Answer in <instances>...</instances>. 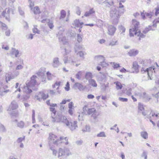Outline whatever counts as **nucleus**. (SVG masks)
Returning <instances> with one entry per match:
<instances>
[{
  "label": "nucleus",
  "instance_id": "nucleus-53",
  "mask_svg": "<svg viewBox=\"0 0 159 159\" xmlns=\"http://www.w3.org/2000/svg\"><path fill=\"white\" fill-rule=\"evenodd\" d=\"M84 52L82 51H80L79 52H77V53H76L77 54H79L80 56V57L84 58Z\"/></svg>",
  "mask_w": 159,
  "mask_h": 159
},
{
  "label": "nucleus",
  "instance_id": "nucleus-44",
  "mask_svg": "<svg viewBox=\"0 0 159 159\" xmlns=\"http://www.w3.org/2000/svg\"><path fill=\"white\" fill-rule=\"evenodd\" d=\"M133 68L135 70L138 69L139 66L138 62L136 61L134 62L133 63Z\"/></svg>",
  "mask_w": 159,
  "mask_h": 159
},
{
  "label": "nucleus",
  "instance_id": "nucleus-22",
  "mask_svg": "<svg viewBox=\"0 0 159 159\" xmlns=\"http://www.w3.org/2000/svg\"><path fill=\"white\" fill-rule=\"evenodd\" d=\"M30 10L35 15L40 14L41 13L39 8L37 6L34 7L32 9Z\"/></svg>",
  "mask_w": 159,
  "mask_h": 159
},
{
  "label": "nucleus",
  "instance_id": "nucleus-49",
  "mask_svg": "<svg viewBox=\"0 0 159 159\" xmlns=\"http://www.w3.org/2000/svg\"><path fill=\"white\" fill-rule=\"evenodd\" d=\"M35 112L34 110H32V123H35Z\"/></svg>",
  "mask_w": 159,
  "mask_h": 159
},
{
  "label": "nucleus",
  "instance_id": "nucleus-43",
  "mask_svg": "<svg viewBox=\"0 0 159 159\" xmlns=\"http://www.w3.org/2000/svg\"><path fill=\"white\" fill-rule=\"evenodd\" d=\"M118 29L120 31L122 32V33L124 32L125 30V27L121 25L119 26Z\"/></svg>",
  "mask_w": 159,
  "mask_h": 159
},
{
  "label": "nucleus",
  "instance_id": "nucleus-60",
  "mask_svg": "<svg viewBox=\"0 0 159 159\" xmlns=\"http://www.w3.org/2000/svg\"><path fill=\"white\" fill-rule=\"evenodd\" d=\"M82 38L80 34L77 35V41L79 43H80L82 41Z\"/></svg>",
  "mask_w": 159,
  "mask_h": 159
},
{
  "label": "nucleus",
  "instance_id": "nucleus-6",
  "mask_svg": "<svg viewBox=\"0 0 159 159\" xmlns=\"http://www.w3.org/2000/svg\"><path fill=\"white\" fill-rule=\"evenodd\" d=\"M71 155V152L68 148H60L59 149L58 157L61 159L66 158L67 157Z\"/></svg>",
  "mask_w": 159,
  "mask_h": 159
},
{
  "label": "nucleus",
  "instance_id": "nucleus-1",
  "mask_svg": "<svg viewBox=\"0 0 159 159\" xmlns=\"http://www.w3.org/2000/svg\"><path fill=\"white\" fill-rule=\"evenodd\" d=\"M125 11L124 9L119 10L118 7H113L111 8L110 11V15L112 24L116 25L119 22V19L121 15Z\"/></svg>",
  "mask_w": 159,
  "mask_h": 159
},
{
  "label": "nucleus",
  "instance_id": "nucleus-41",
  "mask_svg": "<svg viewBox=\"0 0 159 159\" xmlns=\"http://www.w3.org/2000/svg\"><path fill=\"white\" fill-rule=\"evenodd\" d=\"M47 25L49 26V28L52 30L53 29L54 27V25L52 21H50L49 20V21L48 22Z\"/></svg>",
  "mask_w": 159,
  "mask_h": 159
},
{
  "label": "nucleus",
  "instance_id": "nucleus-59",
  "mask_svg": "<svg viewBox=\"0 0 159 159\" xmlns=\"http://www.w3.org/2000/svg\"><path fill=\"white\" fill-rule=\"evenodd\" d=\"M10 92V90L9 89L4 90L2 92L0 91V95L1 96H3L5 94L4 93H6Z\"/></svg>",
  "mask_w": 159,
  "mask_h": 159
},
{
  "label": "nucleus",
  "instance_id": "nucleus-21",
  "mask_svg": "<svg viewBox=\"0 0 159 159\" xmlns=\"http://www.w3.org/2000/svg\"><path fill=\"white\" fill-rule=\"evenodd\" d=\"M84 23L83 22H80L79 19H76L74 21L73 25L75 27L82 28V25Z\"/></svg>",
  "mask_w": 159,
  "mask_h": 159
},
{
  "label": "nucleus",
  "instance_id": "nucleus-13",
  "mask_svg": "<svg viewBox=\"0 0 159 159\" xmlns=\"http://www.w3.org/2000/svg\"><path fill=\"white\" fill-rule=\"evenodd\" d=\"M141 15L142 19L143 20H145L147 18L150 19L153 15V13L152 12H145L144 13L143 12H141Z\"/></svg>",
  "mask_w": 159,
  "mask_h": 159
},
{
  "label": "nucleus",
  "instance_id": "nucleus-23",
  "mask_svg": "<svg viewBox=\"0 0 159 159\" xmlns=\"http://www.w3.org/2000/svg\"><path fill=\"white\" fill-rule=\"evenodd\" d=\"M99 114L98 113L96 112L92 114L91 116L93 119V122L94 123H95L98 121V117L99 116Z\"/></svg>",
  "mask_w": 159,
  "mask_h": 159
},
{
  "label": "nucleus",
  "instance_id": "nucleus-14",
  "mask_svg": "<svg viewBox=\"0 0 159 159\" xmlns=\"http://www.w3.org/2000/svg\"><path fill=\"white\" fill-rule=\"evenodd\" d=\"M61 64V63L60 62L58 57H55L53 59L52 65L54 68H57Z\"/></svg>",
  "mask_w": 159,
  "mask_h": 159
},
{
  "label": "nucleus",
  "instance_id": "nucleus-8",
  "mask_svg": "<svg viewBox=\"0 0 159 159\" xmlns=\"http://www.w3.org/2000/svg\"><path fill=\"white\" fill-rule=\"evenodd\" d=\"M159 23V17L155 19L152 22V24L151 25H149L143 31L144 34H146L150 30H155L157 26V24Z\"/></svg>",
  "mask_w": 159,
  "mask_h": 159
},
{
  "label": "nucleus",
  "instance_id": "nucleus-33",
  "mask_svg": "<svg viewBox=\"0 0 159 159\" xmlns=\"http://www.w3.org/2000/svg\"><path fill=\"white\" fill-rule=\"evenodd\" d=\"M118 41L115 39H112L110 42L109 45L111 46H113L116 45L117 44Z\"/></svg>",
  "mask_w": 159,
  "mask_h": 159
},
{
  "label": "nucleus",
  "instance_id": "nucleus-31",
  "mask_svg": "<svg viewBox=\"0 0 159 159\" xmlns=\"http://www.w3.org/2000/svg\"><path fill=\"white\" fill-rule=\"evenodd\" d=\"M109 87V83L103 84L101 85V90L103 91H105L107 88Z\"/></svg>",
  "mask_w": 159,
  "mask_h": 159
},
{
  "label": "nucleus",
  "instance_id": "nucleus-20",
  "mask_svg": "<svg viewBox=\"0 0 159 159\" xmlns=\"http://www.w3.org/2000/svg\"><path fill=\"white\" fill-rule=\"evenodd\" d=\"M138 109L139 111H142L143 115L145 116L147 115V112L144 111V108L143 104L140 102L138 103Z\"/></svg>",
  "mask_w": 159,
  "mask_h": 159
},
{
  "label": "nucleus",
  "instance_id": "nucleus-24",
  "mask_svg": "<svg viewBox=\"0 0 159 159\" xmlns=\"http://www.w3.org/2000/svg\"><path fill=\"white\" fill-rule=\"evenodd\" d=\"M95 11L94 10L93 8L90 9L89 11H87L85 12L84 14V16H90L93 14L95 13Z\"/></svg>",
  "mask_w": 159,
  "mask_h": 159
},
{
  "label": "nucleus",
  "instance_id": "nucleus-30",
  "mask_svg": "<svg viewBox=\"0 0 159 159\" xmlns=\"http://www.w3.org/2000/svg\"><path fill=\"white\" fill-rule=\"evenodd\" d=\"M15 76H14L13 74H8L6 75V81L7 82L11 80L14 79Z\"/></svg>",
  "mask_w": 159,
  "mask_h": 159
},
{
  "label": "nucleus",
  "instance_id": "nucleus-18",
  "mask_svg": "<svg viewBox=\"0 0 159 159\" xmlns=\"http://www.w3.org/2000/svg\"><path fill=\"white\" fill-rule=\"evenodd\" d=\"M77 121H74L73 122L69 123V126H67L71 131L76 129L78 128Z\"/></svg>",
  "mask_w": 159,
  "mask_h": 159
},
{
  "label": "nucleus",
  "instance_id": "nucleus-39",
  "mask_svg": "<svg viewBox=\"0 0 159 159\" xmlns=\"http://www.w3.org/2000/svg\"><path fill=\"white\" fill-rule=\"evenodd\" d=\"M6 131V129L4 126L0 123V132H4Z\"/></svg>",
  "mask_w": 159,
  "mask_h": 159
},
{
  "label": "nucleus",
  "instance_id": "nucleus-42",
  "mask_svg": "<svg viewBox=\"0 0 159 159\" xmlns=\"http://www.w3.org/2000/svg\"><path fill=\"white\" fill-rule=\"evenodd\" d=\"M17 125L18 127L21 128H23L24 127L25 123L23 121H20L17 123Z\"/></svg>",
  "mask_w": 159,
  "mask_h": 159
},
{
  "label": "nucleus",
  "instance_id": "nucleus-50",
  "mask_svg": "<svg viewBox=\"0 0 159 159\" xmlns=\"http://www.w3.org/2000/svg\"><path fill=\"white\" fill-rule=\"evenodd\" d=\"M29 7L30 8V9L31 10L32 9L33 7H34V2H32L31 0H29Z\"/></svg>",
  "mask_w": 159,
  "mask_h": 159
},
{
  "label": "nucleus",
  "instance_id": "nucleus-51",
  "mask_svg": "<svg viewBox=\"0 0 159 159\" xmlns=\"http://www.w3.org/2000/svg\"><path fill=\"white\" fill-rule=\"evenodd\" d=\"M147 151H143V153L141 155V157H144V159H147Z\"/></svg>",
  "mask_w": 159,
  "mask_h": 159
},
{
  "label": "nucleus",
  "instance_id": "nucleus-57",
  "mask_svg": "<svg viewBox=\"0 0 159 159\" xmlns=\"http://www.w3.org/2000/svg\"><path fill=\"white\" fill-rule=\"evenodd\" d=\"M132 91V89L131 88H130L127 90L126 92V94L128 96H130L132 94L131 92Z\"/></svg>",
  "mask_w": 159,
  "mask_h": 159
},
{
  "label": "nucleus",
  "instance_id": "nucleus-9",
  "mask_svg": "<svg viewBox=\"0 0 159 159\" xmlns=\"http://www.w3.org/2000/svg\"><path fill=\"white\" fill-rule=\"evenodd\" d=\"M15 11L14 7L6 8L2 13V16L5 17L6 20H10V17L11 14H13Z\"/></svg>",
  "mask_w": 159,
  "mask_h": 159
},
{
  "label": "nucleus",
  "instance_id": "nucleus-2",
  "mask_svg": "<svg viewBox=\"0 0 159 159\" xmlns=\"http://www.w3.org/2000/svg\"><path fill=\"white\" fill-rule=\"evenodd\" d=\"M59 30L57 34V36L58 38L59 41L61 42L64 45H66L67 47L65 48V52L66 54L68 53L70 51V46L67 39L65 36L64 30L62 27L59 28Z\"/></svg>",
  "mask_w": 159,
  "mask_h": 159
},
{
  "label": "nucleus",
  "instance_id": "nucleus-26",
  "mask_svg": "<svg viewBox=\"0 0 159 159\" xmlns=\"http://www.w3.org/2000/svg\"><path fill=\"white\" fill-rule=\"evenodd\" d=\"M90 85L93 87H96L97 86V83L95 80L93 79H90L88 80Z\"/></svg>",
  "mask_w": 159,
  "mask_h": 159
},
{
  "label": "nucleus",
  "instance_id": "nucleus-63",
  "mask_svg": "<svg viewBox=\"0 0 159 159\" xmlns=\"http://www.w3.org/2000/svg\"><path fill=\"white\" fill-rule=\"evenodd\" d=\"M18 10L19 12L21 15L23 16L24 14V11L20 7H19L18 8Z\"/></svg>",
  "mask_w": 159,
  "mask_h": 159
},
{
  "label": "nucleus",
  "instance_id": "nucleus-56",
  "mask_svg": "<svg viewBox=\"0 0 159 159\" xmlns=\"http://www.w3.org/2000/svg\"><path fill=\"white\" fill-rule=\"evenodd\" d=\"M145 93H143V96L148 101H149L151 99V97L148 95H146Z\"/></svg>",
  "mask_w": 159,
  "mask_h": 159
},
{
  "label": "nucleus",
  "instance_id": "nucleus-3",
  "mask_svg": "<svg viewBox=\"0 0 159 159\" xmlns=\"http://www.w3.org/2000/svg\"><path fill=\"white\" fill-rule=\"evenodd\" d=\"M48 139L49 142L52 143L55 145H58L62 143H64L66 145H67L68 144V139L66 137H61L59 138L56 135L52 133L49 134Z\"/></svg>",
  "mask_w": 159,
  "mask_h": 159
},
{
  "label": "nucleus",
  "instance_id": "nucleus-38",
  "mask_svg": "<svg viewBox=\"0 0 159 159\" xmlns=\"http://www.w3.org/2000/svg\"><path fill=\"white\" fill-rule=\"evenodd\" d=\"M0 25L2 26V29L3 30H6L7 29L8 27L7 25L4 23H3L2 22L0 21Z\"/></svg>",
  "mask_w": 159,
  "mask_h": 159
},
{
  "label": "nucleus",
  "instance_id": "nucleus-5",
  "mask_svg": "<svg viewBox=\"0 0 159 159\" xmlns=\"http://www.w3.org/2000/svg\"><path fill=\"white\" fill-rule=\"evenodd\" d=\"M132 27L129 30V35L130 37L133 36L134 34L135 35H139V33H137V31L139 30V22L135 19L132 20Z\"/></svg>",
  "mask_w": 159,
  "mask_h": 159
},
{
  "label": "nucleus",
  "instance_id": "nucleus-4",
  "mask_svg": "<svg viewBox=\"0 0 159 159\" xmlns=\"http://www.w3.org/2000/svg\"><path fill=\"white\" fill-rule=\"evenodd\" d=\"M52 122L63 123L67 126H69V122L65 116L61 115H58L55 118L53 117L52 115Z\"/></svg>",
  "mask_w": 159,
  "mask_h": 159
},
{
  "label": "nucleus",
  "instance_id": "nucleus-58",
  "mask_svg": "<svg viewBox=\"0 0 159 159\" xmlns=\"http://www.w3.org/2000/svg\"><path fill=\"white\" fill-rule=\"evenodd\" d=\"M50 110L53 113L54 116L55 115L57 111L54 108L50 107Z\"/></svg>",
  "mask_w": 159,
  "mask_h": 159
},
{
  "label": "nucleus",
  "instance_id": "nucleus-16",
  "mask_svg": "<svg viewBox=\"0 0 159 159\" xmlns=\"http://www.w3.org/2000/svg\"><path fill=\"white\" fill-rule=\"evenodd\" d=\"M18 107L17 103L15 101H13L11 103L9 106L8 111L14 110L16 109Z\"/></svg>",
  "mask_w": 159,
  "mask_h": 159
},
{
  "label": "nucleus",
  "instance_id": "nucleus-25",
  "mask_svg": "<svg viewBox=\"0 0 159 159\" xmlns=\"http://www.w3.org/2000/svg\"><path fill=\"white\" fill-rule=\"evenodd\" d=\"M139 52L137 50H135L134 49L130 50L128 53V55L130 56H134L137 55Z\"/></svg>",
  "mask_w": 159,
  "mask_h": 159
},
{
  "label": "nucleus",
  "instance_id": "nucleus-61",
  "mask_svg": "<svg viewBox=\"0 0 159 159\" xmlns=\"http://www.w3.org/2000/svg\"><path fill=\"white\" fill-rule=\"evenodd\" d=\"M23 68V66L21 65H19L17 66L16 68V70H20Z\"/></svg>",
  "mask_w": 159,
  "mask_h": 159
},
{
  "label": "nucleus",
  "instance_id": "nucleus-17",
  "mask_svg": "<svg viewBox=\"0 0 159 159\" xmlns=\"http://www.w3.org/2000/svg\"><path fill=\"white\" fill-rule=\"evenodd\" d=\"M116 28L112 25H110L108 27V34L110 35H113L116 31Z\"/></svg>",
  "mask_w": 159,
  "mask_h": 159
},
{
  "label": "nucleus",
  "instance_id": "nucleus-47",
  "mask_svg": "<svg viewBox=\"0 0 159 159\" xmlns=\"http://www.w3.org/2000/svg\"><path fill=\"white\" fill-rule=\"evenodd\" d=\"M50 93L52 95H56L60 94V91L57 90V92H56L53 90H50Z\"/></svg>",
  "mask_w": 159,
  "mask_h": 159
},
{
  "label": "nucleus",
  "instance_id": "nucleus-52",
  "mask_svg": "<svg viewBox=\"0 0 159 159\" xmlns=\"http://www.w3.org/2000/svg\"><path fill=\"white\" fill-rule=\"evenodd\" d=\"M25 136H23V137H20L18 138L17 140V142L18 143H20L21 142L23 141L24 140H25Z\"/></svg>",
  "mask_w": 159,
  "mask_h": 159
},
{
  "label": "nucleus",
  "instance_id": "nucleus-35",
  "mask_svg": "<svg viewBox=\"0 0 159 159\" xmlns=\"http://www.w3.org/2000/svg\"><path fill=\"white\" fill-rule=\"evenodd\" d=\"M140 135L141 137L145 139L148 138V134L146 131H142L140 133Z\"/></svg>",
  "mask_w": 159,
  "mask_h": 159
},
{
  "label": "nucleus",
  "instance_id": "nucleus-12",
  "mask_svg": "<svg viewBox=\"0 0 159 159\" xmlns=\"http://www.w3.org/2000/svg\"><path fill=\"white\" fill-rule=\"evenodd\" d=\"M154 71V72H155L154 70V69L152 68V67H150L148 68H147V69H145L144 68H142L141 70V72L143 73H146L148 75V78H149L150 80H152V79L150 77V74L152 73L153 71Z\"/></svg>",
  "mask_w": 159,
  "mask_h": 159
},
{
  "label": "nucleus",
  "instance_id": "nucleus-48",
  "mask_svg": "<svg viewBox=\"0 0 159 159\" xmlns=\"http://www.w3.org/2000/svg\"><path fill=\"white\" fill-rule=\"evenodd\" d=\"M82 74V72L81 71H79L78 73L75 75L76 78L79 79L80 80L81 78V75Z\"/></svg>",
  "mask_w": 159,
  "mask_h": 159
},
{
  "label": "nucleus",
  "instance_id": "nucleus-55",
  "mask_svg": "<svg viewBox=\"0 0 159 159\" xmlns=\"http://www.w3.org/2000/svg\"><path fill=\"white\" fill-rule=\"evenodd\" d=\"M61 82H56L55 83V84H54L53 86V88H55L56 86H57V90H58V88H59V86L60 85Z\"/></svg>",
  "mask_w": 159,
  "mask_h": 159
},
{
  "label": "nucleus",
  "instance_id": "nucleus-62",
  "mask_svg": "<svg viewBox=\"0 0 159 159\" xmlns=\"http://www.w3.org/2000/svg\"><path fill=\"white\" fill-rule=\"evenodd\" d=\"M90 127L89 126L86 125L85 127V129H82L83 131H89L90 130Z\"/></svg>",
  "mask_w": 159,
  "mask_h": 159
},
{
  "label": "nucleus",
  "instance_id": "nucleus-34",
  "mask_svg": "<svg viewBox=\"0 0 159 159\" xmlns=\"http://www.w3.org/2000/svg\"><path fill=\"white\" fill-rule=\"evenodd\" d=\"M114 84L116 85V89L117 90L121 89L122 88L123 86L120 82H116L114 83Z\"/></svg>",
  "mask_w": 159,
  "mask_h": 159
},
{
  "label": "nucleus",
  "instance_id": "nucleus-19",
  "mask_svg": "<svg viewBox=\"0 0 159 159\" xmlns=\"http://www.w3.org/2000/svg\"><path fill=\"white\" fill-rule=\"evenodd\" d=\"M74 87L75 89H77L81 91L84 90L86 88L85 86H84L82 84L79 83H75Z\"/></svg>",
  "mask_w": 159,
  "mask_h": 159
},
{
  "label": "nucleus",
  "instance_id": "nucleus-32",
  "mask_svg": "<svg viewBox=\"0 0 159 159\" xmlns=\"http://www.w3.org/2000/svg\"><path fill=\"white\" fill-rule=\"evenodd\" d=\"M11 53L13 54H14L15 57H17L20 56L19 52L18 50H16L14 48H12L11 50Z\"/></svg>",
  "mask_w": 159,
  "mask_h": 159
},
{
  "label": "nucleus",
  "instance_id": "nucleus-7",
  "mask_svg": "<svg viewBox=\"0 0 159 159\" xmlns=\"http://www.w3.org/2000/svg\"><path fill=\"white\" fill-rule=\"evenodd\" d=\"M32 87H30L27 84H26V86H25L23 88V92L27 94L22 96L21 100L24 101L30 98V94L32 92Z\"/></svg>",
  "mask_w": 159,
  "mask_h": 159
},
{
  "label": "nucleus",
  "instance_id": "nucleus-54",
  "mask_svg": "<svg viewBox=\"0 0 159 159\" xmlns=\"http://www.w3.org/2000/svg\"><path fill=\"white\" fill-rule=\"evenodd\" d=\"M33 32L34 33L40 34V31L35 27H34V28L33 29Z\"/></svg>",
  "mask_w": 159,
  "mask_h": 159
},
{
  "label": "nucleus",
  "instance_id": "nucleus-27",
  "mask_svg": "<svg viewBox=\"0 0 159 159\" xmlns=\"http://www.w3.org/2000/svg\"><path fill=\"white\" fill-rule=\"evenodd\" d=\"M63 60L65 64L67 63H73V65H74V61L73 60V59L71 58H70L68 60V57L65 56Z\"/></svg>",
  "mask_w": 159,
  "mask_h": 159
},
{
  "label": "nucleus",
  "instance_id": "nucleus-28",
  "mask_svg": "<svg viewBox=\"0 0 159 159\" xmlns=\"http://www.w3.org/2000/svg\"><path fill=\"white\" fill-rule=\"evenodd\" d=\"M93 77V75L91 72H87L85 74V78L87 80H89L90 79H92Z\"/></svg>",
  "mask_w": 159,
  "mask_h": 159
},
{
  "label": "nucleus",
  "instance_id": "nucleus-64",
  "mask_svg": "<svg viewBox=\"0 0 159 159\" xmlns=\"http://www.w3.org/2000/svg\"><path fill=\"white\" fill-rule=\"evenodd\" d=\"M5 34L6 36H9L10 34V31L9 29H7L5 30Z\"/></svg>",
  "mask_w": 159,
  "mask_h": 159
},
{
  "label": "nucleus",
  "instance_id": "nucleus-15",
  "mask_svg": "<svg viewBox=\"0 0 159 159\" xmlns=\"http://www.w3.org/2000/svg\"><path fill=\"white\" fill-rule=\"evenodd\" d=\"M96 57L98 59V60L100 61H102V62H100V65L102 67H105L108 65V63L104 61L105 59L104 57L102 55H98L96 56Z\"/></svg>",
  "mask_w": 159,
  "mask_h": 159
},
{
  "label": "nucleus",
  "instance_id": "nucleus-36",
  "mask_svg": "<svg viewBox=\"0 0 159 159\" xmlns=\"http://www.w3.org/2000/svg\"><path fill=\"white\" fill-rule=\"evenodd\" d=\"M61 16L60 17L59 19L61 20L62 19L64 18L66 16V12L64 10H61L60 12Z\"/></svg>",
  "mask_w": 159,
  "mask_h": 159
},
{
  "label": "nucleus",
  "instance_id": "nucleus-46",
  "mask_svg": "<svg viewBox=\"0 0 159 159\" xmlns=\"http://www.w3.org/2000/svg\"><path fill=\"white\" fill-rule=\"evenodd\" d=\"M47 75L48 79L49 80H52V77H53V75L49 72H47Z\"/></svg>",
  "mask_w": 159,
  "mask_h": 159
},
{
  "label": "nucleus",
  "instance_id": "nucleus-45",
  "mask_svg": "<svg viewBox=\"0 0 159 159\" xmlns=\"http://www.w3.org/2000/svg\"><path fill=\"white\" fill-rule=\"evenodd\" d=\"M97 136L98 137H106V135L105 134V133L103 131L99 133L98 134Z\"/></svg>",
  "mask_w": 159,
  "mask_h": 159
},
{
  "label": "nucleus",
  "instance_id": "nucleus-11",
  "mask_svg": "<svg viewBox=\"0 0 159 159\" xmlns=\"http://www.w3.org/2000/svg\"><path fill=\"white\" fill-rule=\"evenodd\" d=\"M48 97V95L47 94H45L43 92H40L37 95H35L34 98L37 100L40 101L42 99L45 100Z\"/></svg>",
  "mask_w": 159,
  "mask_h": 159
},
{
  "label": "nucleus",
  "instance_id": "nucleus-40",
  "mask_svg": "<svg viewBox=\"0 0 159 159\" xmlns=\"http://www.w3.org/2000/svg\"><path fill=\"white\" fill-rule=\"evenodd\" d=\"M0 5L2 7H5L6 6V0H1L0 2Z\"/></svg>",
  "mask_w": 159,
  "mask_h": 159
},
{
  "label": "nucleus",
  "instance_id": "nucleus-10",
  "mask_svg": "<svg viewBox=\"0 0 159 159\" xmlns=\"http://www.w3.org/2000/svg\"><path fill=\"white\" fill-rule=\"evenodd\" d=\"M37 76L35 75H33L30 78V81H27L26 82V84L30 86V87H34L36 85H38L39 84L37 82L36 79Z\"/></svg>",
  "mask_w": 159,
  "mask_h": 159
},
{
  "label": "nucleus",
  "instance_id": "nucleus-29",
  "mask_svg": "<svg viewBox=\"0 0 159 159\" xmlns=\"http://www.w3.org/2000/svg\"><path fill=\"white\" fill-rule=\"evenodd\" d=\"M82 48L83 46L82 45L79 43H76L75 47V53H77L78 50H81L82 49Z\"/></svg>",
  "mask_w": 159,
  "mask_h": 159
},
{
  "label": "nucleus",
  "instance_id": "nucleus-37",
  "mask_svg": "<svg viewBox=\"0 0 159 159\" xmlns=\"http://www.w3.org/2000/svg\"><path fill=\"white\" fill-rule=\"evenodd\" d=\"M88 115L92 114L94 113H96V110L94 108L89 109L87 111Z\"/></svg>",
  "mask_w": 159,
  "mask_h": 159
}]
</instances>
